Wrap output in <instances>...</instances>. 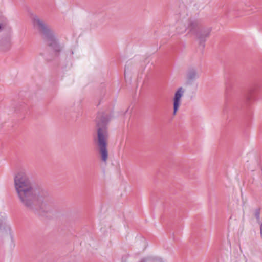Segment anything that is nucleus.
I'll use <instances>...</instances> for the list:
<instances>
[{"instance_id":"obj_1","label":"nucleus","mask_w":262,"mask_h":262,"mask_svg":"<svg viewBox=\"0 0 262 262\" xmlns=\"http://www.w3.org/2000/svg\"><path fill=\"white\" fill-rule=\"evenodd\" d=\"M14 184L18 198L25 207L38 214L47 211L48 192L33 184L26 173H18L14 178Z\"/></svg>"},{"instance_id":"obj_2","label":"nucleus","mask_w":262,"mask_h":262,"mask_svg":"<svg viewBox=\"0 0 262 262\" xmlns=\"http://www.w3.org/2000/svg\"><path fill=\"white\" fill-rule=\"evenodd\" d=\"M97 119L98 146L101 159L105 162L108 158L107 124L110 118L107 115L101 114L98 115Z\"/></svg>"},{"instance_id":"obj_3","label":"nucleus","mask_w":262,"mask_h":262,"mask_svg":"<svg viewBox=\"0 0 262 262\" xmlns=\"http://www.w3.org/2000/svg\"><path fill=\"white\" fill-rule=\"evenodd\" d=\"M32 23L34 28L37 30L43 37L51 49L56 53L60 52L62 47L59 44L56 37L49 26L36 15L33 16Z\"/></svg>"},{"instance_id":"obj_4","label":"nucleus","mask_w":262,"mask_h":262,"mask_svg":"<svg viewBox=\"0 0 262 262\" xmlns=\"http://www.w3.org/2000/svg\"><path fill=\"white\" fill-rule=\"evenodd\" d=\"M189 30L192 34L196 36L200 40V44L203 47H204V42L205 38L207 37L211 30L210 28L201 29L199 27V24L198 20H190L189 22L188 26L186 27L185 25L179 28V23L177 24V32L178 34H181L185 32L186 30Z\"/></svg>"},{"instance_id":"obj_5","label":"nucleus","mask_w":262,"mask_h":262,"mask_svg":"<svg viewBox=\"0 0 262 262\" xmlns=\"http://www.w3.org/2000/svg\"><path fill=\"white\" fill-rule=\"evenodd\" d=\"M199 77L200 74L196 67H189L186 72V83L189 85L192 84Z\"/></svg>"},{"instance_id":"obj_6","label":"nucleus","mask_w":262,"mask_h":262,"mask_svg":"<svg viewBox=\"0 0 262 262\" xmlns=\"http://www.w3.org/2000/svg\"><path fill=\"white\" fill-rule=\"evenodd\" d=\"M185 91L182 87H180L174 94L173 98V114H176L180 104V100Z\"/></svg>"},{"instance_id":"obj_7","label":"nucleus","mask_w":262,"mask_h":262,"mask_svg":"<svg viewBox=\"0 0 262 262\" xmlns=\"http://www.w3.org/2000/svg\"><path fill=\"white\" fill-rule=\"evenodd\" d=\"M11 43V37L10 36L4 37L0 40V48L3 50H6L10 47Z\"/></svg>"},{"instance_id":"obj_8","label":"nucleus","mask_w":262,"mask_h":262,"mask_svg":"<svg viewBox=\"0 0 262 262\" xmlns=\"http://www.w3.org/2000/svg\"><path fill=\"white\" fill-rule=\"evenodd\" d=\"M254 90L250 89L245 94V99L247 103H249L254 100Z\"/></svg>"},{"instance_id":"obj_9","label":"nucleus","mask_w":262,"mask_h":262,"mask_svg":"<svg viewBox=\"0 0 262 262\" xmlns=\"http://www.w3.org/2000/svg\"><path fill=\"white\" fill-rule=\"evenodd\" d=\"M163 262L162 259L159 257H155L152 256H148L147 257L143 258L140 262Z\"/></svg>"},{"instance_id":"obj_10","label":"nucleus","mask_w":262,"mask_h":262,"mask_svg":"<svg viewBox=\"0 0 262 262\" xmlns=\"http://www.w3.org/2000/svg\"><path fill=\"white\" fill-rule=\"evenodd\" d=\"M6 232L8 233V234L9 235L12 241L13 240L14 238V235H13V232L11 228V227L10 226H7L5 227Z\"/></svg>"},{"instance_id":"obj_11","label":"nucleus","mask_w":262,"mask_h":262,"mask_svg":"<svg viewBox=\"0 0 262 262\" xmlns=\"http://www.w3.org/2000/svg\"><path fill=\"white\" fill-rule=\"evenodd\" d=\"M249 6L245 5V6H242L241 9L239 11V15L240 16H243L246 14V12L247 11L246 8L248 7Z\"/></svg>"},{"instance_id":"obj_12","label":"nucleus","mask_w":262,"mask_h":262,"mask_svg":"<svg viewBox=\"0 0 262 262\" xmlns=\"http://www.w3.org/2000/svg\"><path fill=\"white\" fill-rule=\"evenodd\" d=\"M225 97L226 101H227V97H228V90L227 88H226V92H225Z\"/></svg>"},{"instance_id":"obj_13","label":"nucleus","mask_w":262,"mask_h":262,"mask_svg":"<svg viewBox=\"0 0 262 262\" xmlns=\"http://www.w3.org/2000/svg\"><path fill=\"white\" fill-rule=\"evenodd\" d=\"M224 113H228V108H227V106H225L224 109Z\"/></svg>"},{"instance_id":"obj_14","label":"nucleus","mask_w":262,"mask_h":262,"mask_svg":"<svg viewBox=\"0 0 262 262\" xmlns=\"http://www.w3.org/2000/svg\"><path fill=\"white\" fill-rule=\"evenodd\" d=\"M141 241L143 242V243L145 245L146 243V240L145 239H144V238H141Z\"/></svg>"},{"instance_id":"obj_15","label":"nucleus","mask_w":262,"mask_h":262,"mask_svg":"<svg viewBox=\"0 0 262 262\" xmlns=\"http://www.w3.org/2000/svg\"><path fill=\"white\" fill-rule=\"evenodd\" d=\"M256 218H257V219L259 218V212L256 213Z\"/></svg>"},{"instance_id":"obj_16","label":"nucleus","mask_w":262,"mask_h":262,"mask_svg":"<svg viewBox=\"0 0 262 262\" xmlns=\"http://www.w3.org/2000/svg\"><path fill=\"white\" fill-rule=\"evenodd\" d=\"M124 75H126V70L125 71Z\"/></svg>"},{"instance_id":"obj_17","label":"nucleus","mask_w":262,"mask_h":262,"mask_svg":"<svg viewBox=\"0 0 262 262\" xmlns=\"http://www.w3.org/2000/svg\"><path fill=\"white\" fill-rule=\"evenodd\" d=\"M1 29V25L0 24V29Z\"/></svg>"}]
</instances>
